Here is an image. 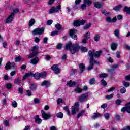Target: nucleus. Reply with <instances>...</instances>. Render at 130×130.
<instances>
[{
	"label": "nucleus",
	"instance_id": "nucleus-13",
	"mask_svg": "<svg viewBox=\"0 0 130 130\" xmlns=\"http://www.w3.org/2000/svg\"><path fill=\"white\" fill-rule=\"evenodd\" d=\"M106 21L107 23H114L117 21V19H116V17L111 18V17L109 16L106 18Z\"/></svg>",
	"mask_w": 130,
	"mask_h": 130
},
{
	"label": "nucleus",
	"instance_id": "nucleus-34",
	"mask_svg": "<svg viewBox=\"0 0 130 130\" xmlns=\"http://www.w3.org/2000/svg\"><path fill=\"white\" fill-rule=\"evenodd\" d=\"M122 8L121 5H118L117 6H115V7L113 8V10H114V11H116V12L119 11V10H120Z\"/></svg>",
	"mask_w": 130,
	"mask_h": 130
},
{
	"label": "nucleus",
	"instance_id": "nucleus-21",
	"mask_svg": "<svg viewBox=\"0 0 130 130\" xmlns=\"http://www.w3.org/2000/svg\"><path fill=\"white\" fill-rule=\"evenodd\" d=\"M102 116V114L100 113H94L93 115L91 117L92 119H96V118H99V117H101Z\"/></svg>",
	"mask_w": 130,
	"mask_h": 130
},
{
	"label": "nucleus",
	"instance_id": "nucleus-20",
	"mask_svg": "<svg viewBox=\"0 0 130 130\" xmlns=\"http://www.w3.org/2000/svg\"><path fill=\"white\" fill-rule=\"evenodd\" d=\"M67 86H68L69 87H70V88L75 87V86H76V82H74V81L72 82V81L70 80L68 82H67Z\"/></svg>",
	"mask_w": 130,
	"mask_h": 130
},
{
	"label": "nucleus",
	"instance_id": "nucleus-28",
	"mask_svg": "<svg viewBox=\"0 0 130 130\" xmlns=\"http://www.w3.org/2000/svg\"><path fill=\"white\" fill-rule=\"evenodd\" d=\"M114 34L116 37L117 38H119V39H120V37L119 36V30H115Z\"/></svg>",
	"mask_w": 130,
	"mask_h": 130
},
{
	"label": "nucleus",
	"instance_id": "nucleus-26",
	"mask_svg": "<svg viewBox=\"0 0 130 130\" xmlns=\"http://www.w3.org/2000/svg\"><path fill=\"white\" fill-rule=\"evenodd\" d=\"M94 6L97 9H100L101 8V4L99 2H95L93 3Z\"/></svg>",
	"mask_w": 130,
	"mask_h": 130
},
{
	"label": "nucleus",
	"instance_id": "nucleus-10",
	"mask_svg": "<svg viewBox=\"0 0 130 130\" xmlns=\"http://www.w3.org/2000/svg\"><path fill=\"white\" fill-rule=\"evenodd\" d=\"M51 70L52 71H54L55 74H56V75H58V74L60 73V70H59V68H58V64H55L53 65L51 67Z\"/></svg>",
	"mask_w": 130,
	"mask_h": 130
},
{
	"label": "nucleus",
	"instance_id": "nucleus-11",
	"mask_svg": "<svg viewBox=\"0 0 130 130\" xmlns=\"http://www.w3.org/2000/svg\"><path fill=\"white\" fill-rule=\"evenodd\" d=\"M70 35L72 39H74V40H77L78 39V37H77V30L76 29H71L70 32Z\"/></svg>",
	"mask_w": 130,
	"mask_h": 130
},
{
	"label": "nucleus",
	"instance_id": "nucleus-30",
	"mask_svg": "<svg viewBox=\"0 0 130 130\" xmlns=\"http://www.w3.org/2000/svg\"><path fill=\"white\" fill-rule=\"evenodd\" d=\"M111 46L112 50H115L116 48H117V44L113 43H112Z\"/></svg>",
	"mask_w": 130,
	"mask_h": 130
},
{
	"label": "nucleus",
	"instance_id": "nucleus-33",
	"mask_svg": "<svg viewBox=\"0 0 130 130\" xmlns=\"http://www.w3.org/2000/svg\"><path fill=\"white\" fill-rule=\"evenodd\" d=\"M35 23V19H31L29 22V26L32 27V25Z\"/></svg>",
	"mask_w": 130,
	"mask_h": 130
},
{
	"label": "nucleus",
	"instance_id": "nucleus-29",
	"mask_svg": "<svg viewBox=\"0 0 130 130\" xmlns=\"http://www.w3.org/2000/svg\"><path fill=\"white\" fill-rule=\"evenodd\" d=\"M29 88L31 90H32V91H35V90H36V88H37V85L34 83H32L30 84Z\"/></svg>",
	"mask_w": 130,
	"mask_h": 130
},
{
	"label": "nucleus",
	"instance_id": "nucleus-49",
	"mask_svg": "<svg viewBox=\"0 0 130 130\" xmlns=\"http://www.w3.org/2000/svg\"><path fill=\"white\" fill-rule=\"evenodd\" d=\"M110 116V114L108 113L104 114V117L105 119H106V120H108V119H109Z\"/></svg>",
	"mask_w": 130,
	"mask_h": 130
},
{
	"label": "nucleus",
	"instance_id": "nucleus-55",
	"mask_svg": "<svg viewBox=\"0 0 130 130\" xmlns=\"http://www.w3.org/2000/svg\"><path fill=\"white\" fill-rule=\"evenodd\" d=\"M118 68V64H115L111 66V69L114 71L115 69H117Z\"/></svg>",
	"mask_w": 130,
	"mask_h": 130
},
{
	"label": "nucleus",
	"instance_id": "nucleus-40",
	"mask_svg": "<svg viewBox=\"0 0 130 130\" xmlns=\"http://www.w3.org/2000/svg\"><path fill=\"white\" fill-rule=\"evenodd\" d=\"M91 25H92V24L91 23L87 24L83 27V29L84 30H88V29H89V28H90Z\"/></svg>",
	"mask_w": 130,
	"mask_h": 130
},
{
	"label": "nucleus",
	"instance_id": "nucleus-16",
	"mask_svg": "<svg viewBox=\"0 0 130 130\" xmlns=\"http://www.w3.org/2000/svg\"><path fill=\"white\" fill-rule=\"evenodd\" d=\"M34 74L32 72H28L23 77L22 81H25L27 78H29V77H33Z\"/></svg>",
	"mask_w": 130,
	"mask_h": 130
},
{
	"label": "nucleus",
	"instance_id": "nucleus-3",
	"mask_svg": "<svg viewBox=\"0 0 130 130\" xmlns=\"http://www.w3.org/2000/svg\"><path fill=\"white\" fill-rule=\"evenodd\" d=\"M39 49V46L36 45L34 46L32 49L31 51H32V53L28 56V58H33V57H35L37 54H38V52H36L37 50Z\"/></svg>",
	"mask_w": 130,
	"mask_h": 130
},
{
	"label": "nucleus",
	"instance_id": "nucleus-62",
	"mask_svg": "<svg viewBox=\"0 0 130 130\" xmlns=\"http://www.w3.org/2000/svg\"><path fill=\"white\" fill-rule=\"evenodd\" d=\"M107 71L108 73H110L111 74H113V72H114V71L111 68L110 69H107Z\"/></svg>",
	"mask_w": 130,
	"mask_h": 130
},
{
	"label": "nucleus",
	"instance_id": "nucleus-41",
	"mask_svg": "<svg viewBox=\"0 0 130 130\" xmlns=\"http://www.w3.org/2000/svg\"><path fill=\"white\" fill-rule=\"evenodd\" d=\"M21 56H18L16 57H15V62H20V61H21Z\"/></svg>",
	"mask_w": 130,
	"mask_h": 130
},
{
	"label": "nucleus",
	"instance_id": "nucleus-58",
	"mask_svg": "<svg viewBox=\"0 0 130 130\" xmlns=\"http://www.w3.org/2000/svg\"><path fill=\"white\" fill-rule=\"evenodd\" d=\"M17 13H19V9L16 8L14 10H13V12L12 14H13V16L15 15V14H17Z\"/></svg>",
	"mask_w": 130,
	"mask_h": 130
},
{
	"label": "nucleus",
	"instance_id": "nucleus-38",
	"mask_svg": "<svg viewBox=\"0 0 130 130\" xmlns=\"http://www.w3.org/2000/svg\"><path fill=\"white\" fill-rule=\"evenodd\" d=\"M95 83H96V80H95V79L94 78H92L90 79L89 84L90 85H94V84H95Z\"/></svg>",
	"mask_w": 130,
	"mask_h": 130
},
{
	"label": "nucleus",
	"instance_id": "nucleus-64",
	"mask_svg": "<svg viewBox=\"0 0 130 130\" xmlns=\"http://www.w3.org/2000/svg\"><path fill=\"white\" fill-rule=\"evenodd\" d=\"M125 80H126V81H130V74L125 77Z\"/></svg>",
	"mask_w": 130,
	"mask_h": 130
},
{
	"label": "nucleus",
	"instance_id": "nucleus-24",
	"mask_svg": "<svg viewBox=\"0 0 130 130\" xmlns=\"http://www.w3.org/2000/svg\"><path fill=\"white\" fill-rule=\"evenodd\" d=\"M55 27L58 31H60L62 29V26L61 25L59 24V23H57L55 25Z\"/></svg>",
	"mask_w": 130,
	"mask_h": 130
},
{
	"label": "nucleus",
	"instance_id": "nucleus-12",
	"mask_svg": "<svg viewBox=\"0 0 130 130\" xmlns=\"http://www.w3.org/2000/svg\"><path fill=\"white\" fill-rule=\"evenodd\" d=\"M121 112H127V113H130V102L128 103H127L126 104V106L125 107H123L121 109Z\"/></svg>",
	"mask_w": 130,
	"mask_h": 130
},
{
	"label": "nucleus",
	"instance_id": "nucleus-32",
	"mask_svg": "<svg viewBox=\"0 0 130 130\" xmlns=\"http://www.w3.org/2000/svg\"><path fill=\"white\" fill-rule=\"evenodd\" d=\"M85 110H83L79 112V113L77 115V118L79 119L81 116H83L84 115V113H85Z\"/></svg>",
	"mask_w": 130,
	"mask_h": 130
},
{
	"label": "nucleus",
	"instance_id": "nucleus-5",
	"mask_svg": "<svg viewBox=\"0 0 130 130\" xmlns=\"http://www.w3.org/2000/svg\"><path fill=\"white\" fill-rule=\"evenodd\" d=\"M80 106V104L79 102L75 103L74 106H72L71 113L72 115H75L77 112L79 111V107Z\"/></svg>",
	"mask_w": 130,
	"mask_h": 130
},
{
	"label": "nucleus",
	"instance_id": "nucleus-6",
	"mask_svg": "<svg viewBox=\"0 0 130 130\" xmlns=\"http://www.w3.org/2000/svg\"><path fill=\"white\" fill-rule=\"evenodd\" d=\"M89 97V94L87 93H84L81 95H80L78 97V100L79 102H85L88 99Z\"/></svg>",
	"mask_w": 130,
	"mask_h": 130
},
{
	"label": "nucleus",
	"instance_id": "nucleus-61",
	"mask_svg": "<svg viewBox=\"0 0 130 130\" xmlns=\"http://www.w3.org/2000/svg\"><path fill=\"white\" fill-rule=\"evenodd\" d=\"M40 41V39H39V38L36 37L35 38V42H36V43H38V42H39Z\"/></svg>",
	"mask_w": 130,
	"mask_h": 130
},
{
	"label": "nucleus",
	"instance_id": "nucleus-42",
	"mask_svg": "<svg viewBox=\"0 0 130 130\" xmlns=\"http://www.w3.org/2000/svg\"><path fill=\"white\" fill-rule=\"evenodd\" d=\"M99 39H100V34H98L94 37V40L95 41H99Z\"/></svg>",
	"mask_w": 130,
	"mask_h": 130
},
{
	"label": "nucleus",
	"instance_id": "nucleus-53",
	"mask_svg": "<svg viewBox=\"0 0 130 130\" xmlns=\"http://www.w3.org/2000/svg\"><path fill=\"white\" fill-rule=\"evenodd\" d=\"M20 83V78H16L14 80V84L16 85H19V83Z\"/></svg>",
	"mask_w": 130,
	"mask_h": 130
},
{
	"label": "nucleus",
	"instance_id": "nucleus-31",
	"mask_svg": "<svg viewBox=\"0 0 130 130\" xmlns=\"http://www.w3.org/2000/svg\"><path fill=\"white\" fill-rule=\"evenodd\" d=\"M99 77L102 79H104V78L108 77V74L106 73H102L99 74Z\"/></svg>",
	"mask_w": 130,
	"mask_h": 130
},
{
	"label": "nucleus",
	"instance_id": "nucleus-36",
	"mask_svg": "<svg viewBox=\"0 0 130 130\" xmlns=\"http://www.w3.org/2000/svg\"><path fill=\"white\" fill-rule=\"evenodd\" d=\"M124 11L130 15V7H125L124 8Z\"/></svg>",
	"mask_w": 130,
	"mask_h": 130
},
{
	"label": "nucleus",
	"instance_id": "nucleus-25",
	"mask_svg": "<svg viewBox=\"0 0 130 130\" xmlns=\"http://www.w3.org/2000/svg\"><path fill=\"white\" fill-rule=\"evenodd\" d=\"M83 2L87 5L88 7H90L92 5V0H83Z\"/></svg>",
	"mask_w": 130,
	"mask_h": 130
},
{
	"label": "nucleus",
	"instance_id": "nucleus-54",
	"mask_svg": "<svg viewBox=\"0 0 130 130\" xmlns=\"http://www.w3.org/2000/svg\"><path fill=\"white\" fill-rule=\"evenodd\" d=\"M34 103L36 104H38L39 103H40V99L39 98H36L34 99Z\"/></svg>",
	"mask_w": 130,
	"mask_h": 130
},
{
	"label": "nucleus",
	"instance_id": "nucleus-44",
	"mask_svg": "<svg viewBox=\"0 0 130 130\" xmlns=\"http://www.w3.org/2000/svg\"><path fill=\"white\" fill-rule=\"evenodd\" d=\"M122 84H123V86H124V87H125L126 88H127V87H129L130 84H129V82H126L125 81H123Z\"/></svg>",
	"mask_w": 130,
	"mask_h": 130
},
{
	"label": "nucleus",
	"instance_id": "nucleus-35",
	"mask_svg": "<svg viewBox=\"0 0 130 130\" xmlns=\"http://www.w3.org/2000/svg\"><path fill=\"white\" fill-rule=\"evenodd\" d=\"M56 116H57L58 118H62V117H63V114L62 112H59L56 114Z\"/></svg>",
	"mask_w": 130,
	"mask_h": 130
},
{
	"label": "nucleus",
	"instance_id": "nucleus-17",
	"mask_svg": "<svg viewBox=\"0 0 130 130\" xmlns=\"http://www.w3.org/2000/svg\"><path fill=\"white\" fill-rule=\"evenodd\" d=\"M41 86L43 87V86H45L46 88H48V87H50V82L48 81L44 80L41 83Z\"/></svg>",
	"mask_w": 130,
	"mask_h": 130
},
{
	"label": "nucleus",
	"instance_id": "nucleus-59",
	"mask_svg": "<svg viewBox=\"0 0 130 130\" xmlns=\"http://www.w3.org/2000/svg\"><path fill=\"white\" fill-rule=\"evenodd\" d=\"M52 20H49L47 21V26H50V25H51L52 24Z\"/></svg>",
	"mask_w": 130,
	"mask_h": 130
},
{
	"label": "nucleus",
	"instance_id": "nucleus-43",
	"mask_svg": "<svg viewBox=\"0 0 130 130\" xmlns=\"http://www.w3.org/2000/svg\"><path fill=\"white\" fill-rule=\"evenodd\" d=\"M6 88L8 89V90H11L12 89V84L7 83L6 84Z\"/></svg>",
	"mask_w": 130,
	"mask_h": 130
},
{
	"label": "nucleus",
	"instance_id": "nucleus-15",
	"mask_svg": "<svg viewBox=\"0 0 130 130\" xmlns=\"http://www.w3.org/2000/svg\"><path fill=\"white\" fill-rule=\"evenodd\" d=\"M89 63L90 65L87 67L88 71H91L94 67V60H93V58H90Z\"/></svg>",
	"mask_w": 130,
	"mask_h": 130
},
{
	"label": "nucleus",
	"instance_id": "nucleus-18",
	"mask_svg": "<svg viewBox=\"0 0 130 130\" xmlns=\"http://www.w3.org/2000/svg\"><path fill=\"white\" fill-rule=\"evenodd\" d=\"M38 61H39V58H38V57H36L35 58L31 59L30 60L31 63H32V64H34V65H35V64H37V63H38Z\"/></svg>",
	"mask_w": 130,
	"mask_h": 130
},
{
	"label": "nucleus",
	"instance_id": "nucleus-46",
	"mask_svg": "<svg viewBox=\"0 0 130 130\" xmlns=\"http://www.w3.org/2000/svg\"><path fill=\"white\" fill-rule=\"evenodd\" d=\"M113 98V94H110L106 95L105 98L106 99H107V100H110L112 98Z\"/></svg>",
	"mask_w": 130,
	"mask_h": 130
},
{
	"label": "nucleus",
	"instance_id": "nucleus-37",
	"mask_svg": "<svg viewBox=\"0 0 130 130\" xmlns=\"http://www.w3.org/2000/svg\"><path fill=\"white\" fill-rule=\"evenodd\" d=\"M46 77V72H43L41 73H40V78H45Z\"/></svg>",
	"mask_w": 130,
	"mask_h": 130
},
{
	"label": "nucleus",
	"instance_id": "nucleus-2",
	"mask_svg": "<svg viewBox=\"0 0 130 130\" xmlns=\"http://www.w3.org/2000/svg\"><path fill=\"white\" fill-rule=\"evenodd\" d=\"M102 54V51H95V50L88 51V56L90 58H92V60H94V57L98 58L100 55Z\"/></svg>",
	"mask_w": 130,
	"mask_h": 130
},
{
	"label": "nucleus",
	"instance_id": "nucleus-47",
	"mask_svg": "<svg viewBox=\"0 0 130 130\" xmlns=\"http://www.w3.org/2000/svg\"><path fill=\"white\" fill-rule=\"evenodd\" d=\"M122 102V101H121V100H116L115 101V103L116 104V105H120V104H121V103Z\"/></svg>",
	"mask_w": 130,
	"mask_h": 130
},
{
	"label": "nucleus",
	"instance_id": "nucleus-22",
	"mask_svg": "<svg viewBox=\"0 0 130 130\" xmlns=\"http://www.w3.org/2000/svg\"><path fill=\"white\" fill-rule=\"evenodd\" d=\"M41 122H42V119L40 118L38 115H37L35 117V123L40 124Z\"/></svg>",
	"mask_w": 130,
	"mask_h": 130
},
{
	"label": "nucleus",
	"instance_id": "nucleus-7",
	"mask_svg": "<svg viewBox=\"0 0 130 130\" xmlns=\"http://www.w3.org/2000/svg\"><path fill=\"white\" fill-rule=\"evenodd\" d=\"M61 6L58 5L57 6L52 7L49 11V14H53L54 13H58L59 11H61Z\"/></svg>",
	"mask_w": 130,
	"mask_h": 130
},
{
	"label": "nucleus",
	"instance_id": "nucleus-56",
	"mask_svg": "<svg viewBox=\"0 0 130 130\" xmlns=\"http://www.w3.org/2000/svg\"><path fill=\"white\" fill-rule=\"evenodd\" d=\"M62 47V44H61V43L58 44L56 46L57 49H61Z\"/></svg>",
	"mask_w": 130,
	"mask_h": 130
},
{
	"label": "nucleus",
	"instance_id": "nucleus-39",
	"mask_svg": "<svg viewBox=\"0 0 130 130\" xmlns=\"http://www.w3.org/2000/svg\"><path fill=\"white\" fill-rule=\"evenodd\" d=\"M11 62L9 61L7 63L6 66H5V69L6 70H9L11 69Z\"/></svg>",
	"mask_w": 130,
	"mask_h": 130
},
{
	"label": "nucleus",
	"instance_id": "nucleus-14",
	"mask_svg": "<svg viewBox=\"0 0 130 130\" xmlns=\"http://www.w3.org/2000/svg\"><path fill=\"white\" fill-rule=\"evenodd\" d=\"M13 16H14V13H11L10 14V15L6 19V23L7 24L11 23L12 22V21H13V20H14V17H13Z\"/></svg>",
	"mask_w": 130,
	"mask_h": 130
},
{
	"label": "nucleus",
	"instance_id": "nucleus-9",
	"mask_svg": "<svg viewBox=\"0 0 130 130\" xmlns=\"http://www.w3.org/2000/svg\"><path fill=\"white\" fill-rule=\"evenodd\" d=\"M86 23V20H78L74 21L73 25H74L75 27H79L81 25H84Z\"/></svg>",
	"mask_w": 130,
	"mask_h": 130
},
{
	"label": "nucleus",
	"instance_id": "nucleus-4",
	"mask_svg": "<svg viewBox=\"0 0 130 130\" xmlns=\"http://www.w3.org/2000/svg\"><path fill=\"white\" fill-rule=\"evenodd\" d=\"M43 33H44V27L37 28L32 31V34L34 36L35 35H42Z\"/></svg>",
	"mask_w": 130,
	"mask_h": 130
},
{
	"label": "nucleus",
	"instance_id": "nucleus-63",
	"mask_svg": "<svg viewBox=\"0 0 130 130\" xmlns=\"http://www.w3.org/2000/svg\"><path fill=\"white\" fill-rule=\"evenodd\" d=\"M107 60H108V61H109V62H113V59H112L111 57L107 58Z\"/></svg>",
	"mask_w": 130,
	"mask_h": 130
},
{
	"label": "nucleus",
	"instance_id": "nucleus-27",
	"mask_svg": "<svg viewBox=\"0 0 130 130\" xmlns=\"http://www.w3.org/2000/svg\"><path fill=\"white\" fill-rule=\"evenodd\" d=\"M33 77L36 80H39L40 79V73L37 72L34 74Z\"/></svg>",
	"mask_w": 130,
	"mask_h": 130
},
{
	"label": "nucleus",
	"instance_id": "nucleus-60",
	"mask_svg": "<svg viewBox=\"0 0 130 130\" xmlns=\"http://www.w3.org/2000/svg\"><path fill=\"white\" fill-rule=\"evenodd\" d=\"M26 93L27 96H28L29 97H30V96H32V92H31L30 90H26Z\"/></svg>",
	"mask_w": 130,
	"mask_h": 130
},
{
	"label": "nucleus",
	"instance_id": "nucleus-1",
	"mask_svg": "<svg viewBox=\"0 0 130 130\" xmlns=\"http://www.w3.org/2000/svg\"><path fill=\"white\" fill-rule=\"evenodd\" d=\"M66 49L69 50L72 54H75L76 52L79 51V49H80L82 52H87V51H88V48L86 47L80 46L78 44H72L71 42L66 44Z\"/></svg>",
	"mask_w": 130,
	"mask_h": 130
},
{
	"label": "nucleus",
	"instance_id": "nucleus-19",
	"mask_svg": "<svg viewBox=\"0 0 130 130\" xmlns=\"http://www.w3.org/2000/svg\"><path fill=\"white\" fill-rule=\"evenodd\" d=\"M79 68L80 70V74H82V73H83V72H84V70H85V64L84 63H80L79 64Z\"/></svg>",
	"mask_w": 130,
	"mask_h": 130
},
{
	"label": "nucleus",
	"instance_id": "nucleus-48",
	"mask_svg": "<svg viewBox=\"0 0 130 130\" xmlns=\"http://www.w3.org/2000/svg\"><path fill=\"white\" fill-rule=\"evenodd\" d=\"M86 7L87 5L83 2V4L80 6V9H81V10H85Z\"/></svg>",
	"mask_w": 130,
	"mask_h": 130
},
{
	"label": "nucleus",
	"instance_id": "nucleus-8",
	"mask_svg": "<svg viewBox=\"0 0 130 130\" xmlns=\"http://www.w3.org/2000/svg\"><path fill=\"white\" fill-rule=\"evenodd\" d=\"M41 113L42 117L45 120H47L48 119H50V118L51 117V114H50L49 112L45 113L44 111L42 110Z\"/></svg>",
	"mask_w": 130,
	"mask_h": 130
},
{
	"label": "nucleus",
	"instance_id": "nucleus-57",
	"mask_svg": "<svg viewBox=\"0 0 130 130\" xmlns=\"http://www.w3.org/2000/svg\"><path fill=\"white\" fill-rule=\"evenodd\" d=\"M12 105L14 108H16V107L18 106V104L17 103V102L14 101L12 103Z\"/></svg>",
	"mask_w": 130,
	"mask_h": 130
},
{
	"label": "nucleus",
	"instance_id": "nucleus-50",
	"mask_svg": "<svg viewBox=\"0 0 130 130\" xmlns=\"http://www.w3.org/2000/svg\"><path fill=\"white\" fill-rule=\"evenodd\" d=\"M90 32H88L87 33L85 34L84 37L86 39H89L90 38Z\"/></svg>",
	"mask_w": 130,
	"mask_h": 130
},
{
	"label": "nucleus",
	"instance_id": "nucleus-45",
	"mask_svg": "<svg viewBox=\"0 0 130 130\" xmlns=\"http://www.w3.org/2000/svg\"><path fill=\"white\" fill-rule=\"evenodd\" d=\"M55 35H58V31L54 30L51 33V36H55Z\"/></svg>",
	"mask_w": 130,
	"mask_h": 130
},
{
	"label": "nucleus",
	"instance_id": "nucleus-52",
	"mask_svg": "<svg viewBox=\"0 0 130 130\" xmlns=\"http://www.w3.org/2000/svg\"><path fill=\"white\" fill-rule=\"evenodd\" d=\"M120 92L121 94H124V93H125V92H126V89H125V88L123 87V88H121L120 90Z\"/></svg>",
	"mask_w": 130,
	"mask_h": 130
},
{
	"label": "nucleus",
	"instance_id": "nucleus-23",
	"mask_svg": "<svg viewBox=\"0 0 130 130\" xmlns=\"http://www.w3.org/2000/svg\"><path fill=\"white\" fill-rule=\"evenodd\" d=\"M74 92H75V93H82L83 92V89H81V88H80V87L79 86H77L75 89L74 90Z\"/></svg>",
	"mask_w": 130,
	"mask_h": 130
},
{
	"label": "nucleus",
	"instance_id": "nucleus-51",
	"mask_svg": "<svg viewBox=\"0 0 130 130\" xmlns=\"http://www.w3.org/2000/svg\"><path fill=\"white\" fill-rule=\"evenodd\" d=\"M101 82L103 85H104V87L107 85V82L104 79L101 80Z\"/></svg>",
	"mask_w": 130,
	"mask_h": 130
}]
</instances>
